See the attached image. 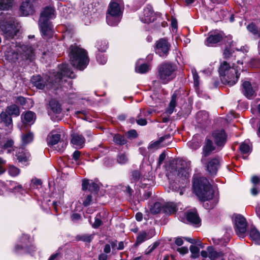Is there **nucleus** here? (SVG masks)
Listing matches in <instances>:
<instances>
[{
    "label": "nucleus",
    "instance_id": "nucleus-36",
    "mask_svg": "<svg viewBox=\"0 0 260 260\" xmlns=\"http://www.w3.org/2000/svg\"><path fill=\"white\" fill-rule=\"evenodd\" d=\"M94 235L82 234L76 236V240L78 241H82L85 242H90L93 238Z\"/></svg>",
    "mask_w": 260,
    "mask_h": 260
},
{
    "label": "nucleus",
    "instance_id": "nucleus-44",
    "mask_svg": "<svg viewBox=\"0 0 260 260\" xmlns=\"http://www.w3.org/2000/svg\"><path fill=\"white\" fill-rule=\"evenodd\" d=\"M113 140L116 144L120 145H124L126 142V140L124 137L119 134L114 136Z\"/></svg>",
    "mask_w": 260,
    "mask_h": 260
},
{
    "label": "nucleus",
    "instance_id": "nucleus-13",
    "mask_svg": "<svg viewBox=\"0 0 260 260\" xmlns=\"http://www.w3.org/2000/svg\"><path fill=\"white\" fill-rule=\"evenodd\" d=\"M13 154L17 157L19 162L25 164L30 158V155L28 152L22 148L15 147L13 149Z\"/></svg>",
    "mask_w": 260,
    "mask_h": 260
},
{
    "label": "nucleus",
    "instance_id": "nucleus-15",
    "mask_svg": "<svg viewBox=\"0 0 260 260\" xmlns=\"http://www.w3.org/2000/svg\"><path fill=\"white\" fill-rule=\"evenodd\" d=\"M140 18L143 23H149L153 22L155 19V16L152 7L151 6L146 7Z\"/></svg>",
    "mask_w": 260,
    "mask_h": 260
},
{
    "label": "nucleus",
    "instance_id": "nucleus-57",
    "mask_svg": "<svg viewBox=\"0 0 260 260\" xmlns=\"http://www.w3.org/2000/svg\"><path fill=\"white\" fill-rule=\"evenodd\" d=\"M61 253H60V250L58 249L57 250L56 252L53 254H52L49 258L48 259V260H54L55 259H56L57 257H58L60 255Z\"/></svg>",
    "mask_w": 260,
    "mask_h": 260
},
{
    "label": "nucleus",
    "instance_id": "nucleus-18",
    "mask_svg": "<svg viewBox=\"0 0 260 260\" xmlns=\"http://www.w3.org/2000/svg\"><path fill=\"white\" fill-rule=\"evenodd\" d=\"M242 92L244 95L249 99H252L256 95L255 90L248 81H245L243 83Z\"/></svg>",
    "mask_w": 260,
    "mask_h": 260
},
{
    "label": "nucleus",
    "instance_id": "nucleus-53",
    "mask_svg": "<svg viewBox=\"0 0 260 260\" xmlns=\"http://www.w3.org/2000/svg\"><path fill=\"white\" fill-rule=\"evenodd\" d=\"M193 78L194 81V86L196 88H198L199 86V76L196 72L193 73Z\"/></svg>",
    "mask_w": 260,
    "mask_h": 260
},
{
    "label": "nucleus",
    "instance_id": "nucleus-49",
    "mask_svg": "<svg viewBox=\"0 0 260 260\" xmlns=\"http://www.w3.org/2000/svg\"><path fill=\"white\" fill-rule=\"evenodd\" d=\"M117 161L120 164H124L127 162L128 158L125 154L120 153L117 156Z\"/></svg>",
    "mask_w": 260,
    "mask_h": 260
},
{
    "label": "nucleus",
    "instance_id": "nucleus-28",
    "mask_svg": "<svg viewBox=\"0 0 260 260\" xmlns=\"http://www.w3.org/2000/svg\"><path fill=\"white\" fill-rule=\"evenodd\" d=\"M5 111L8 113L11 117L12 116H15L17 117L18 116L20 115V111L19 107L15 105H11L9 106H8Z\"/></svg>",
    "mask_w": 260,
    "mask_h": 260
},
{
    "label": "nucleus",
    "instance_id": "nucleus-11",
    "mask_svg": "<svg viewBox=\"0 0 260 260\" xmlns=\"http://www.w3.org/2000/svg\"><path fill=\"white\" fill-rule=\"evenodd\" d=\"M24 239L26 240L27 241L22 242L20 245H17L15 247V251L17 252L22 253H28L29 254H33L36 251V247L28 240V237L27 235L24 236Z\"/></svg>",
    "mask_w": 260,
    "mask_h": 260
},
{
    "label": "nucleus",
    "instance_id": "nucleus-63",
    "mask_svg": "<svg viewBox=\"0 0 260 260\" xmlns=\"http://www.w3.org/2000/svg\"><path fill=\"white\" fill-rule=\"evenodd\" d=\"M16 103L23 105L25 103V99L21 96L18 97L16 100Z\"/></svg>",
    "mask_w": 260,
    "mask_h": 260
},
{
    "label": "nucleus",
    "instance_id": "nucleus-46",
    "mask_svg": "<svg viewBox=\"0 0 260 260\" xmlns=\"http://www.w3.org/2000/svg\"><path fill=\"white\" fill-rule=\"evenodd\" d=\"M20 170L14 166H10L8 169V173L13 177L17 176L20 173Z\"/></svg>",
    "mask_w": 260,
    "mask_h": 260
},
{
    "label": "nucleus",
    "instance_id": "nucleus-50",
    "mask_svg": "<svg viewBox=\"0 0 260 260\" xmlns=\"http://www.w3.org/2000/svg\"><path fill=\"white\" fill-rule=\"evenodd\" d=\"M188 145L191 149L196 150L200 147V143L195 139H192L188 143Z\"/></svg>",
    "mask_w": 260,
    "mask_h": 260
},
{
    "label": "nucleus",
    "instance_id": "nucleus-35",
    "mask_svg": "<svg viewBox=\"0 0 260 260\" xmlns=\"http://www.w3.org/2000/svg\"><path fill=\"white\" fill-rule=\"evenodd\" d=\"M167 139H171V136L170 135H166L163 137H160L158 141L151 143L149 145V148L152 149L158 148L160 143H162L165 140Z\"/></svg>",
    "mask_w": 260,
    "mask_h": 260
},
{
    "label": "nucleus",
    "instance_id": "nucleus-25",
    "mask_svg": "<svg viewBox=\"0 0 260 260\" xmlns=\"http://www.w3.org/2000/svg\"><path fill=\"white\" fill-rule=\"evenodd\" d=\"M186 184H183L182 181V185H178L177 182H170L169 184V188L173 191L179 192L180 195H182L185 190Z\"/></svg>",
    "mask_w": 260,
    "mask_h": 260
},
{
    "label": "nucleus",
    "instance_id": "nucleus-31",
    "mask_svg": "<svg viewBox=\"0 0 260 260\" xmlns=\"http://www.w3.org/2000/svg\"><path fill=\"white\" fill-rule=\"evenodd\" d=\"M209 252V258L211 260H215L216 258L221 257L223 255V253L221 252H217L214 250L212 246H209L207 248Z\"/></svg>",
    "mask_w": 260,
    "mask_h": 260
},
{
    "label": "nucleus",
    "instance_id": "nucleus-24",
    "mask_svg": "<svg viewBox=\"0 0 260 260\" xmlns=\"http://www.w3.org/2000/svg\"><path fill=\"white\" fill-rule=\"evenodd\" d=\"M203 149V155L206 157L215 149V147L214 146L212 141L207 138L205 145L204 146Z\"/></svg>",
    "mask_w": 260,
    "mask_h": 260
},
{
    "label": "nucleus",
    "instance_id": "nucleus-37",
    "mask_svg": "<svg viewBox=\"0 0 260 260\" xmlns=\"http://www.w3.org/2000/svg\"><path fill=\"white\" fill-rule=\"evenodd\" d=\"M162 205L159 202H156L153 205L150 206L149 210L152 214H156L159 213L162 209Z\"/></svg>",
    "mask_w": 260,
    "mask_h": 260
},
{
    "label": "nucleus",
    "instance_id": "nucleus-12",
    "mask_svg": "<svg viewBox=\"0 0 260 260\" xmlns=\"http://www.w3.org/2000/svg\"><path fill=\"white\" fill-rule=\"evenodd\" d=\"M170 49V44L168 41L164 39L159 40L156 43L155 52L160 56H166Z\"/></svg>",
    "mask_w": 260,
    "mask_h": 260
},
{
    "label": "nucleus",
    "instance_id": "nucleus-9",
    "mask_svg": "<svg viewBox=\"0 0 260 260\" xmlns=\"http://www.w3.org/2000/svg\"><path fill=\"white\" fill-rule=\"evenodd\" d=\"M236 234L240 237L244 238L247 231V222L245 218L240 214H235L233 216Z\"/></svg>",
    "mask_w": 260,
    "mask_h": 260
},
{
    "label": "nucleus",
    "instance_id": "nucleus-20",
    "mask_svg": "<svg viewBox=\"0 0 260 260\" xmlns=\"http://www.w3.org/2000/svg\"><path fill=\"white\" fill-rule=\"evenodd\" d=\"M32 0H25L23 2L20 10L23 16H27L33 12Z\"/></svg>",
    "mask_w": 260,
    "mask_h": 260
},
{
    "label": "nucleus",
    "instance_id": "nucleus-29",
    "mask_svg": "<svg viewBox=\"0 0 260 260\" xmlns=\"http://www.w3.org/2000/svg\"><path fill=\"white\" fill-rule=\"evenodd\" d=\"M249 236L255 244L260 245V233L257 229L251 228L249 231Z\"/></svg>",
    "mask_w": 260,
    "mask_h": 260
},
{
    "label": "nucleus",
    "instance_id": "nucleus-32",
    "mask_svg": "<svg viewBox=\"0 0 260 260\" xmlns=\"http://www.w3.org/2000/svg\"><path fill=\"white\" fill-rule=\"evenodd\" d=\"M247 29L256 38L260 37V28H258L253 23L248 24L247 26Z\"/></svg>",
    "mask_w": 260,
    "mask_h": 260
},
{
    "label": "nucleus",
    "instance_id": "nucleus-21",
    "mask_svg": "<svg viewBox=\"0 0 260 260\" xmlns=\"http://www.w3.org/2000/svg\"><path fill=\"white\" fill-rule=\"evenodd\" d=\"M83 190H86L88 188L89 190L91 192L96 193L99 189L98 184L92 180L88 179H83L82 184Z\"/></svg>",
    "mask_w": 260,
    "mask_h": 260
},
{
    "label": "nucleus",
    "instance_id": "nucleus-2",
    "mask_svg": "<svg viewBox=\"0 0 260 260\" xmlns=\"http://www.w3.org/2000/svg\"><path fill=\"white\" fill-rule=\"evenodd\" d=\"M193 188L200 200L203 201H213V204L210 207L211 208H213L217 203L218 200L214 198V191L206 178H194L193 181Z\"/></svg>",
    "mask_w": 260,
    "mask_h": 260
},
{
    "label": "nucleus",
    "instance_id": "nucleus-17",
    "mask_svg": "<svg viewBox=\"0 0 260 260\" xmlns=\"http://www.w3.org/2000/svg\"><path fill=\"white\" fill-rule=\"evenodd\" d=\"M212 137L215 144L218 146H222L225 143L226 136L223 130L220 129L214 131L212 134Z\"/></svg>",
    "mask_w": 260,
    "mask_h": 260
},
{
    "label": "nucleus",
    "instance_id": "nucleus-45",
    "mask_svg": "<svg viewBox=\"0 0 260 260\" xmlns=\"http://www.w3.org/2000/svg\"><path fill=\"white\" fill-rule=\"evenodd\" d=\"M14 142L12 140H8L4 145V149L7 150L8 153H11L12 150L13 151V147Z\"/></svg>",
    "mask_w": 260,
    "mask_h": 260
},
{
    "label": "nucleus",
    "instance_id": "nucleus-61",
    "mask_svg": "<svg viewBox=\"0 0 260 260\" xmlns=\"http://www.w3.org/2000/svg\"><path fill=\"white\" fill-rule=\"evenodd\" d=\"M166 157V154L165 153V152H162L161 153L159 156V158H158V164L159 165H160L162 163V162L164 161V160H165V158Z\"/></svg>",
    "mask_w": 260,
    "mask_h": 260
},
{
    "label": "nucleus",
    "instance_id": "nucleus-5",
    "mask_svg": "<svg viewBox=\"0 0 260 260\" xmlns=\"http://www.w3.org/2000/svg\"><path fill=\"white\" fill-rule=\"evenodd\" d=\"M122 8V0H111L106 16V20L108 25L115 26L118 24L121 18Z\"/></svg>",
    "mask_w": 260,
    "mask_h": 260
},
{
    "label": "nucleus",
    "instance_id": "nucleus-16",
    "mask_svg": "<svg viewBox=\"0 0 260 260\" xmlns=\"http://www.w3.org/2000/svg\"><path fill=\"white\" fill-rule=\"evenodd\" d=\"M223 37L224 34L221 31L211 32L207 38L205 44L207 46H212L213 44L220 42Z\"/></svg>",
    "mask_w": 260,
    "mask_h": 260
},
{
    "label": "nucleus",
    "instance_id": "nucleus-34",
    "mask_svg": "<svg viewBox=\"0 0 260 260\" xmlns=\"http://www.w3.org/2000/svg\"><path fill=\"white\" fill-rule=\"evenodd\" d=\"M49 107L54 113H59L61 112L60 105L55 100H52L50 101Z\"/></svg>",
    "mask_w": 260,
    "mask_h": 260
},
{
    "label": "nucleus",
    "instance_id": "nucleus-39",
    "mask_svg": "<svg viewBox=\"0 0 260 260\" xmlns=\"http://www.w3.org/2000/svg\"><path fill=\"white\" fill-rule=\"evenodd\" d=\"M149 238L146 232H141L137 236L136 245H139Z\"/></svg>",
    "mask_w": 260,
    "mask_h": 260
},
{
    "label": "nucleus",
    "instance_id": "nucleus-56",
    "mask_svg": "<svg viewBox=\"0 0 260 260\" xmlns=\"http://www.w3.org/2000/svg\"><path fill=\"white\" fill-rule=\"evenodd\" d=\"M177 251L179 252L181 254L184 255L188 253V249L187 247H182L177 248Z\"/></svg>",
    "mask_w": 260,
    "mask_h": 260
},
{
    "label": "nucleus",
    "instance_id": "nucleus-7",
    "mask_svg": "<svg viewBox=\"0 0 260 260\" xmlns=\"http://www.w3.org/2000/svg\"><path fill=\"white\" fill-rule=\"evenodd\" d=\"M220 75L222 77L223 80L230 86L234 85L239 77L238 69L235 67H230L226 61H224L220 65L219 69Z\"/></svg>",
    "mask_w": 260,
    "mask_h": 260
},
{
    "label": "nucleus",
    "instance_id": "nucleus-64",
    "mask_svg": "<svg viewBox=\"0 0 260 260\" xmlns=\"http://www.w3.org/2000/svg\"><path fill=\"white\" fill-rule=\"evenodd\" d=\"M132 176L135 180H138L140 178V174L138 171H135L133 172Z\"/></svg>",
    "mask_w": 260,
    "mask_h": 260
},
{
    "label": "nucleus",
    "instance_id": "nucleus-26",
    "mask_svg": "<svg viewBox=\"0 0 260 260\" xmlns=\"http://www.w3.org/2000/svg\"><path fill=\"white\" fill-rule=\"evenodd\" d=\"M60 140V135L55 132H52L48 136V144L53 146L56 144Z\"/></svg>",
    "mask_w": 260,
    "mask_h": 260
},
{
    "label": "nucleus",
    "instance_id": "nucleus-52",
    "mask_svg": "<svg viewBox=\"0 0 260 260\" xmlns=\"http://www.w3.org/2000/svg\"><path fill=\"white\" fill-rule=\"evenodd\" d=\"M97 61L102 64H104L107 62V58L103 54H99L96 55Z\"/></svg>",
    "mask_w": 260,
    "mask_h": 260
},
{
    "label": "nucleus",
    "instance_id": "nucleus-23",
    "mask_svg": "<svg viewBox=\"0 0 260 260\" xmlns=\"http://www.w3.org/2000/svg\"><path fill=\"white\" fill-rule=\"evenodd\" d=\"M219 167V159L217 158L212 159L208 163L207 169L211 175L215 174Z\"/></svg>",
    "mask_w": 260,
    "mask_h": 260
},
{
    "label": "nucleus",
    "instance_id": "nucleus-62",
    "mask_svg": "<svg viewBox=\"0 0 260 260\" xmlns=\"http://www.w3.org/2000/svg\"><path fill=\"white\" fill-rule=\"evenodd\" d=\"M71 218L73 221H76L81 219V216L78 213H74L71 216Z\"/></svg>",
    "mask_w": 260,
    "mask_h": 260
},
{
    "label": "nucleus",
    "instance_id": "nucleus-6",
    "mask_svg": "<svg viewBox=\"0 0 260 260\" xmlns=\"http://www.w3.org/2000/svg\"><path fill=\"white\" fill-rule=\"evenodd\" d=\"M177 67L170 62H164L158 68V78L163 84H167L173 80L176 76Z\"/></svg>",
    "mask_w": 260,
    "mask_h": 260
},
{
    "label": "nucleus",
    "instance_id": "nucleus-42",
    "mask_svg": "<svg viewBox=\"0 0 260 260\" xmlns=\"http://www.w3.org/2000/svg\"><path fill=\"white\" fill-rule=\"evenodd\" d=\"M239 149L241 153L243 155L249 154L250 152V146L245 142L241 144Z\"/></svg>",
    "mask_w": 260,
    "mask_h": 260
},
{
    "label": "nucleus",
    "instance_id": "nucleus-1",
    "mask_svg": "<svg viewBox=\"0 0 260 260\" xmlns=\"http://www.w3.org/2000/svg\"><path fill=\"white\" fill-rule=\"evenodd\" d=\"M74 78L75 75L67 63H62L58 66V71L53 73L48 78L43 79L40 75L34 76L31 79L32 84L39 89L55 90L61 85L64 77Z\"/></svg>",
    "mask_w": 260,
    "mask_h": 260
},
{
    "label": "nucleus",
    "instance_id": "nucleus-8",
    "mask_svg": "<svg viewBox=\"0 0 260 260\" xmlns=\"http://www.w3.org/2000/svg\"><path fill=\"white\" fill-rule=\"evenodd\" d=\"M16 53H12L13 56L10 58L9 54L7 55L8 59L11 61H14L15 59L21 57L22 59L32 60L35 56V50L32 47L28 45H22L16 46Z\"/></svg>",
    "mask_w": 260,
    "mask_h": 260
},
{
    "label": "nucleus",
    "instance_id": "nucleus-41",
    "mask_svg": "<svg viewBox=\"0 0 260 260\" xmlns=\"http://www.w3.org/2000/svg\"><path fill=\"white\" fill-rule=\"evenodd\" d=\"M96 48L101 52H105L107 48V43L106 41H99L96 43Z\"/></svg>",
    "mask_w": 260,
    "mask_h": 260
},
{
    "label": "nucleus",
    "instance_id": "nucleus-19",
    "mask_svg": "<svg viewBox=\"0 0 260 260\" xmlns=\"http://www.w3.org/2000/svg\"><path fill=\"white\" fill-rule=\"evenodd\" d=\"M71 137V142L75 147L81 148L83 147L85 139L82 135L74 133Z\"/></svg>",
    "mask_w": 260,
    "mask_h": 260
},
{
    "label": "nucleus",
    "instance_id": "nucleus-54",
    "mask_svg": "<svg viewBox=\"0 0 260 260\" xmlns=\"http://www.w3.org/2000/svg\"><path fill=\"white\" fill-rule=\"evenodd\" d=\"M92 202V196L91 195H88L85 200L83 201V205L85 206L89 205Z\"/></svg>",
    "mask_w": 260,
    "mask_h": 260
},
{
    "label": "nucleus",
    "instance_id": "nucleus-51",
    "mask_svg": "<svg viewBox=\"0 0 260 260\" xmlns=\"http://www.w3.org/2000/svg\"><path fill=\"white\" fill-rule=\"evenodd\" d=\"M103 222L101 219V215L98 214L95 217L94 223L92 224L93 228L96 229L102 224Z\"/></svg>",
    "mask_w": 260,
    "mask_h": 260
},
{
    "label": "nucleus",
    "instance_id": "nucleus-43",
    "mask_svg": "<svg viewBox=\"0 0 260 260\" xmlns=\"http://www.w3.org/2000/svg\"><path fill=\"white\" fill-rule=\"evenodd\" d=\"M176 211V207L174 203H167L165 207V211L168 214H172Z\"/></svg>",
    "mask_w": 260,
    "mask_h": 260
},
{
    "label": "nucleus",
    "instance_id": "nucleus-58",
    "mask_svg": "<svg viewBox=\"0 0 260 260\" xmlns=\"http://www.w3.org/2000/svg\"><path fill=\"white\" fill-rule=\"evenodd\" d=\"M80 156H81V152L78 150H76L73 154V158L75 161H77L79 159Z\"/></svg>",
    "mask_w": 260,
    "mask_h": 260
},
{
    "label": "nucleus",
    "instance_id": "nucleus-47",
    "mask_svg": "<svg viewBox=\"0 0 260 260\" xmlns=\"http://www.w3.org/2000/svg\"><path fill=\"white\" fill-rule=\"evenodd\" d=\"M12 0H0V9L6 10L11 7Z\"/></svg>",
    "mask_w": 260,
    "mask_h": 260
},
{
    "label": "nucleus",
    "instance_id": "nucleus-40",
    "mask_svg": "<svg viewBox=\"0 0 260 260\" xmlns=\"http://www.w3.org/2000/svg\"><path fill=\"white\" fill-rule=\"evenodd\" d=\"M35 114L31 111L26 112L23 115V120L26 123H29L34 121Z\"/></svg>",
    "mask_w": 260,
    "mask_h": 260
},
{
    "label": "nucleus",
    "instance_id": "nucleus-48",
    "mask_svg": "<svg viewBox=\"0 0 260 260\" xmlns=\"http://www.w3.org/2000/svg\"><path fill=\"white\" fill-rule=\"evenodd\" d=\"M190 251L191 253V257L197 258L199 256V248L195 246L191 245L190 247Z\"/></svg>",
    "mask_w": 260,
    "mask_h": 260
},
{
    "label": "nucleus",
    "instance_id": "nucleus-4",
    "mask_svg": "<svg viewBox=\"0 0 260 260\" xmlns=\"http://www.w3.org/2000/svg\"><path fill=\"white\" fill-rule=\"evenodd\" d=\"M55 17V10L52 7H45L41 13L39 20V26L43 36L47 38L53 35V27L49 20L53 19Z\"/></svg>",
    "mask_w": 260,
    "mask_h": 260
},
{
    "label": "nucleus",
    "instance_id": "nucleus-14",
    "mask_svg": "<svg viewBox=\"0 0 260 260\" xmlns=\"http://www.w3.org/2000/svg\"><path fill=\"white\" fill-rule=\"evenodd\" d=\"M0 27L3 32L4 37L7 39L13 38L18 31V29L14 24L1 25Z\"/></svg>",
    "mask_w": 260,
    "mask_h": 260
},
{
    "label": "nucleus",
    "instance_id": "nucleus-22",
    "mask_svg": "<svg viewBox=\"0 0 260 260\" xmlns=\"http://www.w3.org/2000/svg\"><path fill=\"white\" fill-rule=\"evenodd\" d=\"M0 124H3L8 128H12V117L5 111L2 112L0 114Z\"/></svg>",
    "mask_w": 260,
    "mask_h": 260
},
{
    "label": "nucleus",
    "instance_id": "nucleus-59",
    "mask_svg": "<svg viewBox=\"0 0 260 260\" xmlns=\"http://www.w3.org/2000/svg\"><path fill=\"white\" fill-rule=\"evenodd\" d=\"M137 123L138 124L142 126H144L147 124V121L144 118H139L137 120Z\"/></svg>",
    "mask_w": 260,
    "mask_h": 260
},
{
    "label": "nucleus",
    "instance_id": "nucleus-27",
    "mask_svg": "<svg viewBox=\"0 0 260 260\" xmlns=\"http://www.w3.org/2000/svg\"><path fill=\"white\" fill-rule=\"evenodd\" d=\"M187 220L194 224H198L200 222V218L196 212H188L186 215Z\"/></svg>",
    "mask_w": 260,
    "mask_h": 260
},
{
    "label": "nucleus",
    "instance_id": "nucleus-33",
    "mask_svg": "<svg viewBox=\"0 0 260 260\" xmlns=\"http://www.w3.org/2000/svg\"><path fill=\"white\" fill-rule=\"evenodd\" d=\"M176 98L177 94L176 93H174L172 96V99L170 103L169 106L166 111V113L169 115L171 114L174 112L176 105Z\"/></svg>",
    "mask_w": 260,
    "mask_h": 260
},
{
    "label": "nucleus",
    "instance_id": "nucleus-38",
    "mask_svg": "<svg viewBox=\"0 0 260 260\" xmlns=\"http://www.w3.org/2000/svg\"><path fill=\"white\" fill-rule=\"evenodd\" d=\"M149 69V66L146 63H143L140 66L138 65V63H136L135 70L137 73L144 74L147 72Z\"/></svg>",
    "mask_w": 260,
    "mask_h": 260
},
{
    "label": "nucleus",
    "instance_id": "nucleus-60",
    "mask_svg": "<svg viewBox=\"0 0 260 260\" xmlns=\"http://www.w3.org/2000/svg\"><path fill=\"white\" fill-rule=\"evenodd\" d=\"M259 192V189L257 187L256 185L254 186L251 189V193L253 196L257 195Z\"/></svg>",
    "mask_w": 260,
    "mask_h": 260
},
{
    "label": "nucleus",
    "instance_id": "nucleus-55",
    "mask_svg": "<svg viewBox=\"0 0 260 260\" xmlns=\"http://www.w3.org/2000/svg\"><path fill=\"white\" fill-rule=\"evenodd\" d=\"M251 182L254 185H257L260 183V176H254L251 178Z\"/></svg>",
    "mask_w": 260,
    "mask_h": 260
},
{
    "label": "nucleus",
    "instance_id": "nucleus-30",
    "mask_svg": "<svg viewBox=\"0 0 260 260\" xmlns=\"http://www.w3.org/2000/svg\"><path fill=\"white\" fill-rule=\"evenodd\" d=\"M21 142L23 145H26L31 143L34 140V134L29 132L26 134H22L21 136Z\"/></svg>",
    "mask_w": 260,
    "mask_h": 260
},
{
    "label": "nucleus",
    "instance_id": "nucleus-3",
    "mask_svg": "<svg viewBox=\"0 0 260 260\" xmlns=\"http://www.w3.org/2000/svg\"><path fill=\"white\" fill-rule=\"evenodd\" d=\"M69 56L73 66L80 70L84 69L89 62L86 51L76 45L70 46Z\"/></svg>",
    "mask_w": 260,
    "mask_h": 260
},
{
    "label": "nucleus",
    "instance_id": "nucleus-10",
    "mask_svg": "<svg viewBox=\"0 0 260 260\" xmlns=\"http://www.w3.org/2000/svg\"><path fill=\"white\" fill-rule=\"evenodd\" d=\"M179 165L180 167L178 171V176L182 179L183 184H187L188 183V178L190 171V162L180 160Z\"/></svg>",
    "mask_w": 260,
    "mask_h": 260
}]
</instances>
